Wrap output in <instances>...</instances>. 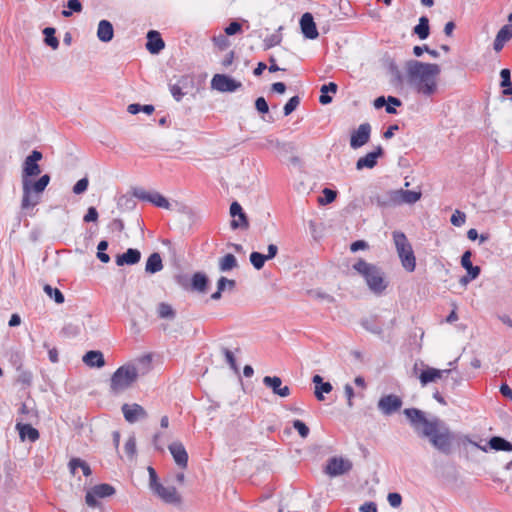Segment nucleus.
Instances as JSON below:
<instances>
[{
    "mask_svg": "<svg viewBox=\"0 0 512 512\" xmlns=\"http://www.w3.org/2000/svg\"><path fill=\"white\" fill-rule=\"evenodd\" d=\"M403 413L419 437L428 439L439 452L445 455L451 453L455 435L444 421L435 416L428 419L417 408H407Z\"/></svg>",
    "mask_w": 512,
    "mask_h": 512,
    "instance_id": "nucleus-1",
    "label": "nucleus"
},
{
    "mask_svg": "<svg viewBox=\"0 0 512 512\" xmlns=\"http://www.w3.org/2000/svg\"><path fill=\"white\" fill-rule=\"evenodd\" d=\"M405 69L409 84L424 96H431L437 90V77L441 72L435 63H424L418 60H408Z\"/></svg>",
    "mask_w": 512,
    "mask_h": 512,
    "instance_id": "nucleus-2",
    "label": "nucleus"
},
{
    "mask_svg": "<svg viewBox=\"0 0 512 512\" xmlns=\"http://www.w3.org/2000/svg\"><path fill=\"white\" fill-rule=\"evenodd\" d=\"M151 364V357L145 355L133 363L120 366L111 376L110 392L114 395L129 389L139 376L145 375Z\"/></svg>",
    "mask_w": 512,
    "mask_h": 512,
    "instance_id": "nucleus-3",
    "label": "nucleus"
},
{
    "mask_svg": "<svg viewBox=\"0 0 512 512\" xmlns=\"http://www.w3.org/2000/svg\"><path fill=\"white\" fill-rule=\"evenodd\" d=\"M353 269L364 277L367 286L374 294L380 295L387 288L388 283L384 278V273L376 265L359 259L353 265Z\"/></svg>",
    "mask_w": 512,
    "mask_h": 512,
    "instance_id": "nucleus-4",
    "label": "nucleus"
},
{
    "mask_svg": "<svg viewBox=\"0 0 512 512\" xmlns=\"http://www.w3.org/2000/svg\"><path fill=\"white\" fill-rule=\"evenodd\" d=\"M49 182L50 176L48 174L42 175L36 181L32 180V178H29V180L21 181L23 191L21 209L27 210L38 205L41 200V195L48 186Z\"/></svg>",
    "mask_w": 512,
    "mask_h": 512,
    "instance_id": "nucleus-5",
    "label": "nucleus"
},
{
    "mask_svg": "<svg viewBox=\"0 0 512 512\" xmlns=\"http://www.w3.org/2000/svg\"><path fill=\"white\" fill-rule=\"evenodd\" d=\"M393 241L401 264L408 272H413L416 267V258L406 235L401 231L393 232Z\"/></svg>",
    "mask_w": 512,
    "mask_h": 512,
    "instance_id": "nucleus-6",
    "label": "nucleus"
},
{
    "mask_svg": "<svg viewBox=\"0 0 512 512\" xmlns=\"http://www.w3.org/2000/svg\"><path fill=\"white\" fill-rule=\"evenodd\" d=\"M42 157V153L38 150H33L31 154L26 157L23 162L21 181L29 180V178L36 177L41 173L38 161H40Z\"/></svg>",
    "mask_w": 512,
    "mask_h": 512,
    "instance_id": "nucleus-7",
    "label": "nucleus"
},
{
    "mask_svg": "<svg viewBox=\"0 0 512 512\" xmlns=\"http://www.w3.org/2000/svg\"><path fill=\"white\" fill-rule=\"evenodd\" d=\"M242 87V83L225 74H215L211 80V88L219 92H234Z\"/></svg>",
    "mask_w": 512,
    "mask_h": 512,
    "instance_id": "nucleus-8",
    "label": "nucleus"
},
{
    "mask_svg": "<svg viewBox=\"0 0 512 512\" xmlns=\"http://www.w3.org/2000/svg\"><path fill=\"white\" fill-rule=\"evenodd\" d=\"M402 399L394 394L382 396L377 404L378 409L384 415H391L402 407Z\"/></svg>",
    "mask_w": 512,
    "mask_h": 512,
    "instance_id": "nucleus-9",
    "label": "nucleus"
},
{
    "mask_svg": "<svg viewBox=\"0 0 512 512\" xmlns=\"http://www.w3.org/2000/svg\"><path fill=\"white\" fill-rule=\"evenodd\" d=\"M352 469L351 461L341 457H333L328 460L326 473L330 476H339L349 472Z\"/></svg>",
    "mask_w": 512,
    "mask_h": 512,
    "instance_id": "nucleus-10",
    "label": "nucleus"
},
{
    "mask_svg": "<svg viewBox=\"0 0 512 512\" xmlns=\"http://www.w3.org/2000/svg\"><path fill=\"white\" fill-rule=\"evenodd\" d=\"M371 203L376 204L381 208H389L399 206V198L397 190H389L383 193L371 196Z\"/></svg>",
    "mask_w": 512,
    "mask_h": 512,
    "instance_id": "nucleus-11",
    "label": "nucleus"
},
{
    "mask_svg": "<svg viewBox=\"0 0 512 512\" xmlns=\"http://www.w3.org/2000/svg\"><path fill=\"white\" fill-rule=\"evenodd\" d=\"M371 134V126L369 123L361 124L356 130H354L351 134L350 138V146L353 149H358L365 145L369 139Z\"/></svg>",
    "mask_w": 512,
    "mask_h": 512,
    "instance_id": "nucleus-12",
    "label": "nucleus"
},
{
    "mask_svg": "<svg viewBox=\"0 0 512 512\" xmlns=\"http://www.w3.org/2000/svg\"><path fill=\"white\" fill-rule=\"evenodd\" d=\"M16 430L21 441L29 440L30 442H35L40 437L38 430L29 423V419L19 418L16 423Z\"/></svg>",
    "mask_w": 512,
    "mask_h": 512,
    "instance_id": "nucleus-13",
    "label": "nucleus"
},
{
    "mask_svg": "<svg viewBox=\"0 0 512 512\" xmlns=\"http://www.w3.org/2000/svg\"><path fill=\"white\" fill-rule=\"evenodd\" d=\"M153 492L168 504H179L181 502V496L178 494L174 486H164L157 484Z\"/></svg>",
    "mask_w": 512,
    "mask_h": 512,
    "instance_id": "nucleus-14",
    "label": "nucleus"
},
{
    "mask_svg": "<svg viewBox=\"0 0 512 512\" xmlns=\"http://www.w3.org/2000/svg\"><path fill=\"white\" fill-rule=\"evenodd\" d=\"M121 409L125 420L129 423H135L147 417V412L145 411V409L141 405L136 403L124 404Z\"/></svg>",
    "mask_w": 512,
    "mask_h": 512,
    "instance_id": "nucleus-15",
    "label": "nucleus"
},
{
    "mask_svg": "<svg viewBox=\"0 0 512 512\" xmlns=\"http://www.w3.org/2000/svg\"><path fill=\"white\" fill-rule=\"evenodd\" d=\"M263 384L280 397H288L291 393L288 386H282V380L278 376H265L263 378Z\"/></svg>",
    "mask_w": 512,
    "mask_h": 512,
    "instance_id": "nucleus-16",
    "label": "nucleus"
},
{
    "mask_svg": "<svg viewBox=\"0 0 512 512\" xmlns=\"http://www.w3.org/2000/svg\"><path fill=\"white\" fill-rule=\"evenodd\" d=\"M168 449L173 456L175 463L181 467L186 468L188 464V454L181 442H173L168 446Z\"/></svg>",
    "mask_w": 512,
    "mask_h": 512,
    "instance_id": "nucleus-17",
    "label": "nucleus"
},
{
    "mask_svg": "<svg viewBox=\"0 0 512 512\" xmlns=\"http://www.w3.org/2000/svg\"><path fill=\"white\" fill-rule=\"evenodd\" d=\"M300 27L303 35L308 39H316L319 35L313 16L309 12L302 15Z\"/></svg>",
    "mask_w": 512,
    "mask_h": 512,
    "instance_id": "nucleus-18",
    "label": "nucleus"
},
{
    "mask_svg": "<svg viewBox=\"0 0 512 512\" xmlns=\"http://www.w3.org/2000/svg\"><path fill=\"white\" fill-rule=\"evenodd\" d=\"M383 155V149L378 146L376 150L367 153L365 156L360 157L356 162V169L362 170L364 168L372 169L377 164V159Z\"/></svg>",
    "mask_w": 512,
    "mask_h": 512,
    "instance_id": "nucleus-19",
    "label": "nucleus"
},
{
    "mask_svg": "<svg viewBox=\"0 0 512 512\" xmlns=\"http://www.w3.org/2000/svg\"><path fill=\"white\" fill-rule=\"evenodd\" d=\"M512 39V24L504 25L497 33L493 42V49L499 53L505 44Z\"/></svg>",
    "mask_w": 512,
    "mask_h": 512,
    "instance_id": "nucleus-20",
    "label": "nucleus"
},
{
    "mask_svg": "<svg viewBox=\"0 0 512 512\" xmlns=\"http://www.w3.org/2000/svg\"><path fill=\"white\" fill-rule=\"evenodd\" d=\"M450 369L439 370L432 367H427L423 370L419 375V380L422 386H426L431 382H435L437 379H440L443 374L450 373Z\"/></svg>",
    "mask_w": 512,
    "mask_h": 512,
    "instance_id": "nucleus-21",
    "label": "nucleus"
},
{
    "mask_svg": "<svg viewBox=\"0 0 512 512\" xmlns=\"http://www.w3.org/2000/svg\"><path fill=\"white\" fill-rule=\"evenodd\" d=\"M165 46L163 39L158 31L150 30L147 33L146 49L151 54H158Z\"/></svg>",
    "mask_w": 512,
    "mask_h": 512,
    "instance_id": "nucleus-22",
    "label": "nucleus"
},
{
    "mask_svg": "<svg viewBox=\"0 0 512 512\" xmlns=\"http://www.w3.org/2000/svg\"><path fill=\"white\" fill-rule=\"evenodd\" d=\"M141 259V253L138 249L129 248L123 254L116 256V264L118 266L123 265H134L137 264Z\"/></svg>",
    "mask_w": 512,
    "mask_h": 512,
    "instance_id": "nucleus-23",
    "label": "nucleus"
},
{
    "mask_svg": "<svg viewBox=\"0 0 512 512\" xmlns=\"http://www.w3.org/2000/svg\"><path fill=\"white\" fill-rule=\"evenodd\" d=\"M82 360L89 367L101 368L105 365V360L102 352L96 350L88 351L83 356Z\"/></svg>",
    "mask_w": 512,
    "mask_h": 512,
    "instance_id": "nucleus-24",
    "label": "nucleus"
},
{
    "mask_svg": "<svg viewBox=\"0 0 512 512\" xmlns=\"http://www.w3.org/2000/svg\"><path fill=\"white\" fill-rule=\"evenodd\" d=\"M113 25L108 20H101L98 24L97 37L102 42H109L113 39Z\"/></svg>",
    "mask_w": 512,
    "mask_h": 512,
    "instance_id": "nucleus-25",
    "label": "nucleus"
},
{
    "mask_svg": "<svg viewBox=\"0 0 512 512\" xmlns=\"http://www.w3.org/2000/svg\"><path fill=\"white\" fill-rule=\"evenodd\" d=\"M471 251H465L461 257V265L462 267L467 271V274H469L470 279H476L481 270L479 266H473L471 262Z\"/></svg>",
    "mask_w": 512,
    "mask_h": 512,
    "instance_id": "nucleus-26",
    "label": "nucleus"
},
{
    "mask_svg": "<svg viewBox=\"0 0 512 512\" xmlns=\"http://www.w3.org/2000/svg\"><path fill=\"white\" fill-rule=\"evenodd\" d=\"M163 269L162 258L159 253H152L146 262L145 272L149 274H155Z\"/></svg>",
    "mask_w": 512,
    "mask_h": 512,
    "instance_id": "nucleus-27",
    "label": "nucleus"
},
{
    "mask_svg": "<svg viewBox=\"0 0 512 512\" xmlns=\"http://www.w3.org/2000/svg\"><path fill=\"white\" fill-rule=\"evenodd\" d=\"M208 286V277L202 272H196L191 279V289L199 293H205Z\"/></svg>",
    "mask_w": 512,
    "mask_h": 512,
    "instance_id": "nucleus-28",
    "label": "nucleus"
},
{
    "mask_svg": "<svg viewBox=\"0 0 512 512\" xmlns=\"http://www.w3.org/2000/svg\"><path fill=\"white\" fill-rule=\"evenodd\" d=\"M397 191H398L399 205L414 204L418 200H420V198L422 196L420 191H410V190H403V189H397Z\"/></svg>",
    "mask_w": 512,
    "mask_h": 512,
    "instance_id": "nucleus-29",
    "label": "nucleus"
},
{
    "mask_svg": "<svg viewBox=\"0 0 512 512\" xmlns=\"http://www.w3.org/2000/svg\"><path fill=\"white\" fill-rule=\"evenodd\" d=\"M68 467L72 475L76 474L78 468L82 470L83 475L86 477L92 474L90 466L80 458H72L68 463Z\"/></svg>",
    "mask_w": 512,
    "mask_h": 512,
    "instance_id": "nucleus-30",
    "label": "nucleus"
},
{
    "mask_svg": "<svg viewBox=\"0 0 512 512\" xmlns=\"http://www.w3.org/2000/svg\"><path fill=\"white\" fill-rule=\"evenodd\" d=\"M489 446L496 451H512V443L499 436L492 437L489 440Z\"/></svg>",
    "mask_w": 512,
    "mask_h": 512,
    "instance_id": "nucleus-31",
    "label": "nucleus"
},
{
    "mask_svg": "<svg viewBox=\"0 0 512 512\" xmlns=\"http://www.w3.org/2000/svg\"><path fill=\"white\" fill-rule=\"evenodd\" d=\"M501 83L500 86L503 88V95L510 96L512 95V82H511V72L509 69L504 68L500 71Z\"/></svg>",
    "mask_w": 512,
    "mask_h": 512,
    "instance_id": "nucleus-32",
    "label": "nucleus"
},
{
    "mask_svg": "<svg viewBox=\"0 0 512 512\" xmlns=\"http://www.w3.org/2000/svg\"><path fill=\"white\" fill-rule=\"evenodd\" d=\"M55 33L56 29L53 27H46L43 29L44 43L53 50H56L59 47V40L55 36Z\"/></svg>",
    "mask_w": 512,
    "mask_h": 512,
    "instance_id": "nucleus-33",
    "label": "nucleus"
},
{
    "mask_svg": "<svg viewBox=\"0 0 512 512\" xmlns=\"http://www.w3.org/2000/svg\"><path fill=\"white\" fill-rule=\"evenodd\" d=\"M414 33L418 35L421 40L429 36V20L427 17L422 16L419 23L414 27Z\"/></svg>",
    "mask_w": 512,
    "mask_h": 512,
    "instance_id": "nucleus-34",
    "label": "nucleus"
},
{
    "mask_svg": "<svg viewBox=\"0 0 512 512\" xmlns=\"http://www.w3.org/2000/svg\"><path fill=\"white\" fill-rule=\"evenodd\" d=\"M237 267V259L233 254H226L219 261V270L222 272L230 271Z\"/></svg>",
    "mask_w": 512,
    "mask_h": 512,
    "instance_id": "nucleus-35",
    "label": "nucleus"
},
{
    "mask_svg": "<svg viewBox=\"0 0 512 512\" xmlns=\"http://www.w3.org/2000/svg\"><path fill=\"white\" fill-rule=\"evenodd\" d=\"M158 316L162 319H174L176 316L175 310L168 303L161 302L157 307Z\"/></svg>",
    "mask_w": 512,
    "mask_h": 512,
    "instance_id": "nucleus-36",
    "label": "nucleus"
},
{
    "mask_svg": "<svg viewBox=\"0 0 512 512\" xmlns=\"http://www.w3.org/2000/svg\"><path fill=\"white\" fill-rule=\"evenodd\" d=\"M92 490H93V493L98 498L108 497L115 493L114 487L111 486L110 484H106V483L95 485L92 488Z\"/></svg>",
    "mask_w": 512,
    "mask_h": 512,
    "instance_id": "nucleus-37",
    "label": "nucleus"
},
{
    "mask_svg": "<svg viewBox=\"0 0 512 512\" xmlns=\"http://www.w3.org/2000/svg\"><path fill=\"white\" fill-rule=\"evenodd\" d=\"M44 292L57 304H62L65 301L63 293L58 288H53L52 286L46 284L44 286Z\"/></svg>",
    "mask_w": 512,
    "mask_h": 512,
    "instance_id": "nucleus-38",
    "label": "nucleus"
},
{
    "mask_svg": "<svg viewBox=\"0 0 512 512\" xmlns=\"http://www.w3.org/2000/svg\"><path fill=\"white\" fill-rule=\"evenodd\" d=\"M249 260L255 269L260 270L264 267L267 258H265L264 254L259 252H252L250 254Z\"/></svg>",
    "mask_w": 512,
    "mask_h": 512,
    "instance_id": "nucleus-39",
    "label": "nucleus"
},
{
    "mask_svg": "<svg viewBox=\"0 0 512 512\" xmlns=\"http://www.w3.org/2000/svg\"><path fill=\"white\" fill-rule=\"evenodd\" d=\"M150 203L160 208H170V203L168 202V200L158 192H152Z\"/></svg>",
    "mask_w": 512,
    "mask_h": 512,
    "instance_id": "nucleus-40",
    "label": "nucleus"
},
{
    "mask_svg": "<svg viewBox=\"0 0 512 512\" xmlns=\"http://www.w3.org/2000/svg\"><path fill=\"white\" fill-rule=\"evenodd\" d=\"M17 370V381L25 386H30L33 379L32 373L28 370H22L20 366L17 368Z\"/></svg>",
    "mask_w": 512,
    "mask_h": 512,
    "instance_id": "nucleus-41",
    "label": "nucleus"
},
{
    "mask_svg": "<svg viewBox=\"0 0 512 512\" xmlns=\"http://www.w3.org/2000/svg\"><path fill=\"white\" fill-rule=\"evenodd\" d=\"M332 388L333 387H332L331 383H329V382L321 383L319 386L315 387V391H314L315 397L317 398V400L323 401L324 400L323 393H330L332 391Z\"/></svg>",
    "mask_w": 512,
    "mask_h": 512,
    "instance_id": "nucleus-42",
    "label": "nucleus"
},
{
    "mask_svg": "<svg viewBox=\"0 0 512 512\" xmlns=\"http://www.w3.org/2000/svg\"><path fill=\"white\" fill-rule=\"evenodd\" d=\"M299 104H300L299 96L291 97L283 108L284 115L285 116L290 115L293 111L296 110V108L299 106Z\"/></svg>",
    "mask_w": 512,
    "mask_h": 512,
    "instance_id": "nucleus-43",
    "label": "nucleus"
},
{
    "mask_svg": "<svg viewBox=\"0 0 512 512\" xmlns=\"http://www.w3.org/2000/svg\"><path fill=\"white\" fill-rule=\"evenodd\" d=\"M236 286V282L234 280L228 279L226 277H220L217 282V288L219 291H225L228 289L232 291Z\"/></svg>",
    "mask_w": 512,
    "mask_h": 512,
    "instance_id": "nucleus-44",
    "label": "nucleus"
},
{
    "mask_svg": "<svg viewBox=\"0 0 512 512\" xmlns=\"http://www.w3.org/2000/svg\"><path fill=\"white\" fill-rule=\"evenodd\" d=\"M281 40H282V37L279 34L274 33V34L269 35L268 37H266L264 39V49L267 50L276 45H279Z\"/></svg>",
    "mask_w": 512,
    "mask_h": 512,
    "instance_id": "nucleus-45",
    "label": "nucleus"
},
{
    "mask_svg": "<svg viewBox=\"0 0 512 512\" xmlns=\"http://www.w3.org/2000/svg\"><path fill=\"white\" fill-rule=\"evenodd\" d=\"M222 353L225 356L226 362L234 372H238V366L234 354L227 348H222Z\"/></svg>",
    "mask_w": 512,
    "mask_h": 512,
    "instance_id": "nucleus-46",
    "label": "nucleus"
},
{
    "mask_svg": "<svg viewBox=\"0 0 512 512\" xmlns=\"http://www.w3.org/2000/svg\"><path fill=\"white\" fill-rule=\"evenodd\" d=\"M450 221H451L452 225H454L456 227H460V226L464 225V223L466 221V215L464 212H462L460 210H456L452 214Z\"/></svg>",
    "mask_w": 512,
    "mask_h": 512,
    "instance_id": "nucleus-47",
    "label": "nucleus"
},
{
    "mask_svg": "<svg viewBox=\"0 0 512 512\" xmlns=\"http://www.w3.org/2000/svg\"><path fill=\"white\" fill-rule=\"evenodd\" d=\"M387 101H388V103L386 105V112L388 114H396L397 111L394 108V106H397V107L401 106L402 105L401 100L394 96H388Z\"/></svg>",
    "mask_w": 512,
    "mask_h": 512,
    "instance_id": "nucleus-48",
    "label": "nucleus"
},
{
    "mask_svg": "<svg viewBox=\"0 0 512 512\" xmlns=\"http://www.w3.org/2000/svg\"><path fill=\"white\" fill-rule=\"evenodd\" d=\"M249 224H248V220H247V216L246 214L243 212L241 213L239 216H238V219H233L231 221V227L233 229H237L239 227L241 228H248Z\"/></svg>",
    "mask_w": 512,
    "mask_h": 512,
    "instance_id": "nucleus-49",
    "label": "nucleus"
},
{
    "mask_svg": "<svg viewBox=\"0 0 512 512\" xmlns=\"http://www.w3.org/2000/svg\"><path fill=\"white\" fill-rule=\"evenodd\" d=\"M293 427L298 431L302 438H306L309 435L310 430L308 426L301 420H294Z\"/></svg>",
    "mask_w": 512,
    "mask_h": 512,
    "instance_id": "nucleus-50",
    "label": "nucleus"
},
{
    "mask_svg": "<svg viewBox=\"0 0 512 512\" xmlns=\"http://www.w3.org/2000/svg\"><path fill=\"white\" fill-rule=\"evenodd\" d=\"M89 185V180L87 177H84L76 182V184L73 187V193L79 195L84 193Z\"/></svg>",
    "mask_w": 512,
    "mask_h": 512,
    "instance_id": "nucleus-51",
    "label": "nucleus"
},
{
    "mask_svg": "<svg viewBox=\"0 0 512 512\" xmlns=\"http://www.w3.org/2000/svg\"><path fill=\"white\" fill-rule=\"evenodd\" d=\"M323 195H324V197L319 199V202L322 205L329 204V203L333 202L335 200L337 194H336V191H334L332 189L324 188Z\"/></svg>",
    "mask_w": 512,
    "mask_h": 512,
    "instance_id": "nucleus-52",
    "label": "nucleus"
},
{
    "mask_svg": "<svg viewBox=\"0 0 512 512\" xmlns=\"http://www.w3.org/2000/svg\"><path fill=\"white\" fill-rule=\"evenodd\" d=\"M308 294L312 297V298H315V299H319V300H323V301H327L329 303L333 302L334 301V298L325 293V292H322L320 290H310L308 292Z\"/></svg>",
    "mask_w": 512,
    "mask_h": 512,
    "instance_id": "nucleus-53",
    "label": "nucleus"
},
{
    "mask_svg": "<svg viewBox=\"0 0 512 512\" xmlns=\"http://www.w3.org/2000/svg\"><path fill=\"white\" fill-rule=\"evenodd\" d=\"M125 452L128 456L133 457L136 452V440L135 437L131 436L126 441L124 446Z\"/></svg>",
    "mask_w": 512,
    "mask_h": 512,
    "instance_id": "nucleus-54",
    "label": "nucleus"
},
{
    "mask_svg": "<svg viewBox=\"0 0 512 512\" xmlns=\"http://www.w3.org/2000/svg\"><path fill=\"white\" fill-rule=\"evenodd\" d=\"M255 108L261 114H266L269 111V106L264 97H258L255 101Z\"/></svg>",
    "mask_w": 512,
    "mask_h": 512,
    "instance_id": "nucleus-55",
    "label": "nucleus"
},
{
    "mask_svg": "<svg viewBox=\"0 0 512 512\" xmlns=\"http://www.w3.org/2000/svg\"><path fill=\"white\" fill-rule=\"evenodd\" d=\"M388 503L391 507L397 508L401 505L402 496L399 493L393 492L389 493L387 497Z\"/></svg>",
    "mask_w": 512,
    "mask_h": 512,
    "instance_id": "nucleus-56",
    "label": "nucleus"
},
{
    "mask_svg": "<svg viewBox=\"0 0 512 512\" xmlns=\"http://www.w3.org/2000/svg\"><path fill=\"white\" fill-rule=\"evenodd\" d=\"M467 237L471 241H475L476 239L479 238L480 243H484L485 241L488 240V236L487 235L481 234L480 236H478V232L474 228H471L470 230H468Z\"/></svg>",
    "mask_w": 512,
    "mask_h": 512,
    "instance_id": "nucleus-57",
    "label": "nucleus"
},
{
    "mask_svg": "<svg viewBox=\"0 0 512 512\" xmlns=\"http://www.w3.org/2000/svg\"><path fill=\"white\" fill-rule=\"evenodd\" d=\"M98 219V212L95 207H89L83 220L84 222H96Z\"/></svg>",
    "mask_w": 512,
    "mask_h": 512,
    "instance_id": "nucleus-58",
    "label": "nucleus"
},
{
    "mask_svg": "<svg viewBox=\"0 0 512 512\" xmlns=\"http://www.w3.org/2000/svg\"><path fill=\"white\" fill-rule=\"evenodd\" d=\"M241 24L237 21L231 22L226 28L225 33L227 35H235L236 33L241 31Z\"/></svg>",
    "mask_w": 512,
    "mask_h": 512,
    "instance_id": "nucleus-59",
    "label": "nucleus"
},
{
    "mask_svg": "<svg viewBox=\"0 0 512 512\" xmlns=\"http://www.w3.org/2000/svg\"><path fill=\"white\" fill-rule=\"evenodd\" d=\"M170 92L176 101H180L182 99V97L184 96V93L182 92L181 87L177 84L170 86Z\"/></svg>",
    "mask_w": 512,
    "mask_h": 512,
    "instance_id": "nucleus-60",
    "label": "nucleus"
},
{
    "mask_svg": "<svg viewBox=\"0 0 512 512\" xmlns=\"http://www.w3.org/2000/svg\"><path fill=\"white\" fill-rule=\"evenodd\" d=\"M67 8L72 12L80 13L83 9V6L79 0H68Z\"/></svg>",
    "mask_w": 512,
    "mask_h": 512,
    "instance_id": "nucleus-61",
    "label": "nucleus"
},
{
    "mask_svg": "<svg viewBox=\"0 0 512 512\" xmlns=\"http://www.w3.org/2000/svg\"><path fill=\"white\" fill-rule=\"evenodd\" d=\"M134 195L139 200L150 202L152 192H148L144 189H138L134 192Z\"/></svg>",
    "mask_w": 512,
    "mask_h": 512,
    "instance_id": "nucleus-62",
    "label": "nucleus"
},
{
    "mask_svg": "<svg viewBox=\"0 0 512 512\" xmlns=\"http://www.w3.org/2000/svg\"><path fill=\"white\" fill-rule=\"evenodd\" d=\"M366 248H368V244L364 240H357V241L353 242L350 246V250L352 252H357L359 250H364Z\"/></svg>",
    "mask_w": 512,
    "mask_h": 512,
    "instance_id": "nucleus-63",
    "label": "nucleus"
},
{
    "mask_svg": "<svg viewBox=\"0 0 512 512\" xmlns=\"http://www.w3.org/2000/svg\"><path fill=\"white\" fill-rule=\"evenodd\" d=\"M360 512H377V505L374 502H365L359 507Z\"/></svg>",
    "mask_w": 512,
    "mask_h": 512,
    "instance_id": "nucleus-64",
    "label": "nucleus"
}]
</instances>
